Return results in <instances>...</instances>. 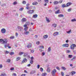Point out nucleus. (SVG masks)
<instances>
[{"label":"nucleus","instance_id":"obj_1","mask_svg":"<svg viewBox=\"0 0 76 76\" xmlns=\"http://www.w3.org/2000/svg\"><path fill=\"white\" fill-rule=\"evenodd\" d=\"M17 28L18 31L20 32H21L22 30H23V27L20 26H17Z\"/></svg>","mask_w":76,"mask_h":76},{"label":"nucleus","instance_id":"obj_2","mask_svg":"<svg viewBox=\"0 0 76 76\" xmlns=\"http://www.w3.org/2000/svg\"><path fill=\"white\" fill-rule=\"evenodd\" d=\"M56 72H57V71L56 70V69H54L51 72V73L52 76H55V74H56Z\"/></svg>","mask_w":76,"mask_h":76},{"label":"nucleus","instance_id":"obj_3","mask_svg":"<svg viewBox=\"0 0 76 76\" xmlns=\"http://www.w3.org/2000/svg\"><path fill=\"white\" fill-rule=\"evenodd\" d=\"M34 12V10H29L27 11V13L28 14H32Z\"/></svg>","mask_w":76,"mask_h":76},{"label":"nucleus","instance_id":"obj_4","mask_svg":"<svg viewBox=\"0 0 76 76\" xmlns=\"http://www.w3.org/2000/svg\"><path fill=\"white\" fill-rule=\"evenodd\" d=\"M7 42H8L7 40L6 39H4L3 40V41L2 43V44H3L6 45V44L7 43Z\"/></svg>","mask_w":76,"mask_h":76},{"label":"nucleus","instance_id":"obj_5","mask_svg":"<svg viewBox=\"0 0 76 76\" xmlns=\"http://www.w3.org/2000/svg\"><path fill=\"white\" fill-rule=\"evenodd\" d=\"M76 47V45L75 44H72L70 46V48L71 50H73L75 49V48Z\"/></svg>","mask_w":76,"mask_h":76},{"label":"nucleus","instance_id":"obj_6","mask_svg":"<svg viewBox=\"0 0 76 76\" xmlns=\"http://www.w3.org/2000/svg\"><path fill=\"white\" fill-rule=\"evenodd\" d=\"M10 45L9 44H6L4 45V47L5 48L6 47H8V48H11V47L9 46Z\"/></svg>","mask_w":76,"mask_h":76},{"label":"nucleus","instance_id":"obj_7","mask_svg":"<svg viewBox=\"0 0 76 76\" xmlns=\"http://www.w3.org/2000/svg\"><path fill=\"white\" fill-rule=\"evenodd\" d=\"M1 32L2 34H5L6 32V29L3 28L1 29Z\"/></svg>","mask_w":76,"mask_h":76},{"label":"nucleus","instance_id":"obj_8","mask_svg":"<svg viewBox=\"0 0 76 76\" xmlns=\"http://www.w3.org/2000/svg\"><path fill=\"white\" fill-rule=\"evenodd\" d=\"M28 60L26 58H24L23 59V60L21 62L22 63H26L27 61Z\"/></svg>","mask_w":76,"mask_h":76},{"label":"nucleus","instance_id":"obj_9","mask_svg":"<svg viewBox=\"0 0 76 76\" xmlns=\"http://www.w3.org/2000/svg\"><path fill=\"white\" fill-rule=\"evenodd\" d=\"M26 19L25 18H23L21 20V22L22 23H23L25 22H26Z\"/></svg>","mask_w":76,"mask_h":76},{"label":"nucleus","instance_id":"obj_10","mask_svg":"<svg viewBox=\"0 0 76 76\" xmlns=\"http://www.w3.org/2000/svg\"><path fill=\"white\" fill-rule=\"evenodd\" d=\"M72 4V2H68L66 4V7H69V6H70V5H71Z\"/></svg>","mask_w":76,"mask_h":76},{"label":"nucleus","instance_id":"obj_11","mask_svg":"<svg viewBox=\"0 0 76 76\" xmlns=\"http://www.w3.org/2000/svg\"><path fill=\"white\" fill-rule=\"evenodd\" d=\"M32 4L34 5H37V4H38V2H34L32 3Z\"/></svg>","mask_w":76,"mask_h":76},{"label":"nucleus","instance_id":"obj_12","mask_svg":"<svg viewBox=\"0 0 76 76\" xmlns=\"http://www.w3.org/2000/svg\"><path fill=\"white\" fill-rule=\"evenodd\" d=\"M29 31H24V34L25 35H28L29 34Z\"/></svg>","mask_w":76,"mask_h":76},{"label":"nucleus","instance_id":"obj_13","mask_svg":"<svg viewBox=\"0 0 76 76\" xmlns=\"http://www.w3.org/2000/svg\"><path fill=\"white\" fill-rule=\"evenodd\" d=\"M58 32H55L53 34V35L54 36H56V35H58Z\"/></svg>","mask_w":76,"mask_h":76},{"label":"nucleus","instance_id":"obj_14","mask_svg":"<svg viewBox=\"0 0 76 76\" xmlns=\"http://www.w3.org/2000/svg\"><path fill=\"white\" fill-rule=\"evenodd\" d=\"M36 73V71L35 70H33L31 72H30V74H34V73Z\"/></svg>","mask_w":76,"mask_h":76},{"label":"nucleus","instance_id":"obj_15","mask_svg":"<svg viewBox=\"0 0 76 76\" xmlns=\"http://www.w3.org/2000/svg\"><path fill=\"white\" fill-rule=\"evenodd\" d=\"M60 10H58L56 11L55 12V14H57L58 13H60Z\"/></svg>","mask_w":76,"mask_h":76},{"label":"nucleus","instance_id":"obj_16","mask_svg":"<svg viewBox=\"0 0 76 76\" xmlns=\"http://www.w3.org/2000/svg\"><path fill=\"white\" fill-rule=\"evenodd\" d=\"M31 43H29L27 45V48H31Z\"/></svg>","mask_w":76,"mask_h":76},{"label":"nucleus","instance_id":"obj_17","mask_svg":"<svg viewBox=\"0 0 76 76\" xmlns=\"http://www.w3.org/2000/svg\"><path fill=\"white\" fill-rule=\"evenodd\" d=\"M52 26L53 28H56V27H57V24L54 23L52 25Z\"/></svg>","mask_w":76,"mask_h":76},{"label":"nucleus","instance_id":"obj_18","mask_svg":"<svg viewBox=\"0 0 76 76\" xmlns=\"http://www.w3.org/2000/svg\"><path fill=\"white\" fill-rule=\"evenodd\" d=\"M48 35L46 34L43 36V38L44 39H46V38H48Z\"/></svg>","mask_w":76,"mask_h":76},{"label":"nucleus","instance_id":"obj_19","mask_svg":"<svg viewBox=\"0 0 76 76\" xmlns=\"http://www.w3.org/2000/svg\"><path fill=\"white\" fill-rule=\"evenodd\" d=\"M37 17H38V15L37 14L34 15L33 16V18H37Z\"/></svg>","mask_w":76,"mask_h":76},{"label":"nucleus","instance_id":"obj_20","mask_svg":"<svg viewBox=\"0 0 76 76\" xmlns=\"http://www.w3.org/2000/svg\"><path fill=\"white\" fill-rule=\"evenodd\" d=\"M15 54V53L13 52H11L10 53V55L11 56H12V55H14Z\"/></svg>","mask_w":76,"mask_h":76},{"label":"nucleus","instance_id":"obj_21","mask_svg":"<svg viewBox=\"0 0 76 76\" xmlns=\"http://www.w3.org/2000/svg\"><path fill=\"white\" fill-rule=\"evenodd\" d=\"M50 68L49 67H48V69H47V72H50Z\"/></svg>","mask_w":76,"mask_h":76},{"label":"nucleus","instance_id":"obj_22","mask_svg":"<svg viewBox=\"0 0 76 76\" xmlns=\"http://www.w3.org/2000/svg\"><path fill=\"white\" fill-rule=\"evenodd\" d=\"M59 2H58V1H54V4L56 5L57 4H58Z\"/></svg>","mask_w":76,"mask_h":76},{"label":"nucleus","instance_id":"obj_23","mask_svg":"<svg viewBox=\"0 0 76 76\" xmlns=\"http://www.w3.org/2000/svg\"><path fill=\"white\" fill-rule=\"evenodd\" d=\"M46 20L47 22H48V23H49V22H50V20H49V19H48V18L47 17H46Z\"/></svg>","mask_w":76,"mask_h":76},{"label":"nucleus","instance_id":"obj_24","mask_svg":"<svg viewBox=\"0 0 76 76\" xmlns=\"http://www.w3.org/2000/svg\"><path fill=\"white\" fill-rule=\"evenodd\" d=\"M30 63L31 64H32L34 63V61L33 60H31L30 61Z\"/></svg>","mask_w":76,"mask_h":76},{"label":"nucleus","instance_id":"obj_25","mask_svg":"<svg viewBox=\"0 0 76 76\" xmlns=\"http://www.w3.org/2000/svg\"><path fill=\"white\" fill-rule=\"evenodd\" d=\"M28 27H26V28H24V31H26L27 30H28Z\"/></svg>","mask_w":76,"mask_h":76},{"label":"nucleus","instance_id":"obj_26","mask_svg":"<svg viewBox=\"0 0 76 76\" xmlns=\"http://www.w3.org/2000/svg\"><path fill=\"white\" fill-rule=\"evenodd\" d=\"M76 73V72L75 71H72L71 72V74L72 75H74Z\"/></svg>","mask_w":76,"mask_h":76},{"label":"nucleus","instance_id":"obj_27","mask_svg":"<svg viewBox=\"0 0 76 76\" xmlns=\"http://www.w3.org/2000/svg\"><path fill=\"white\" fill-rule=\"evenodd\" d=\"M72 57H73V56L72 55H68V58H71Z\"/></svg>","mask_w":76,"mask_h":76},{"label":"nucleus","instance_id":"obj_28","mask_svg":"<svg viewBox=\"0 0 76 76\" xmlns=\"http://www.w3.org/2000/svg\"><path fill=\"white\" fill-rule=\"evenodd\" d=\"M62 7L63 8H64V7H66V6L65 4H63L62 5Z\"/></svg>","mask_w":76,"mask_h":76},{"label":"nucleus","instance_id":"obj_29","mask_svg":"<svg viewBox=\"0 0 76 76\" xmlns=\"http://www.w3.org/2000/svg\"><path fill=\"white\" fill-rule=\"evenodd\" d=\"M47 75V73L45 72L44 73H42V76H45Z\"/></svg>","mask_w":76,"mask_h":76},{"label":"nucleus","instance_id":"obj_30","mask_svg":"<svg viewBox=\"0 0 76 76\" xmlns=\"http://www.w3.org/2000/svg\"><path fill=\"white\" fill-rule=\"evenodd\" d=\"M58 17H64V15L63 14H60L58 15Z\"/></svg>","mask_w":76,"mask_h":76},{"label":"nucleus","instance_id":"obj_31","mask_svg":"<svg viewBox=\"0 0 76 76\" xmlns=\"http://www.w3.org/2000/svg\"><path fill=\"white\" fill-rule=\"evenodd\" d=\"M39 48H41V49H44V46H39Z\"/></svg>","mask_w":76,"mask_h":76},{"label":"nucleus","instance_id":"obj_32","mask_svg":"<svg viewBox=\"0 0 76 76\" xmlns=\"http://www.w3.org/2000/svg\"><path fill=\"white\" fill-rule=\"evenodd\" d=\"M61 68L63 69L64 70H66V68L64 66L61 67Z\"/></svg>","mask_w":76,"mask_h":76},{"label":"nucleus","instance_id":"obj_33","mask_svg":"<svg viewBox=\"0 0 76 76\" xmlns=\"http://www.w3.org/2000/svg\"><path fill=\"white\" fill-rule=\"evenodd\" d=\"M40 70L41 72H42L43 71H44V69H43V68L42 67H41L40 68Z\"/></svg>","mask_w":76,"mask_h":76},{"label":"nucleus","instance_id":"obj_34","mask_svg":"<svg viewBox=\"0 0 76 76\" xmlns=\"http://www.w3.org/2000/svg\"><path fill=\"white\" fill-rule=\"evenodd\" d=\"M51 50V48L50 47H49L48 49V52L50 51Z\"/></svg>","mask_w":76,"mask_h":76},{"label":"nucleus","instance_id":"obj_35","mask_svg":"<svg viewBox=\"0 0 76 76\" xmlns=\"http://www.w3.org/2000/svg\"><path fill=\"white\" fill-rule=\"evenodd\" d=\"M44 1L46 3H48V0H44Z\"/></svg>","mask_w":76,"mask_h":76},{"label":"nucleus","instance_id":"obj_36","mask_svg":"<svg viewBox=\"0 0 76 76\" xmlns=\"http://www.w3.org/2000/svg\"><path fill=\"white\" fill-rule=\"evenodd\" d=\"M26 3V2L25 1H23L22 3L23 4H25Z\"/></svg>","mask_w":76,"mask_h":76},{"label":"nucleus","instance_id":"obj_37","mask_svg":"<svg viewBox=\"0 0 76 76\" xmlns=\"http://www.w3.org/2000/svg\"><path fill=\"white\" fill-rule=\"evenodd\" d=\"M6 6V4H2L1 5V7H4V6Z\"/></svg>","mask_w":76,"mask_h":76},{"label":"nucleus","instance_id":"obj_38","mask_svg":"<svg viewBox=\"0 0 76 76\" xmlns=\"http://www.w3.org/2000/svg\"><path fill=\"white\" fill-rule=\"evenodd\" d=\"M1 76H6V75L5 74H1L0 75Z\"/></svg>","mask_w":76,"mask_h":76},{"label":"nucleus","instance_id":"obj_39","mask_svg":"<svg viewBox=\"0 0 76 76\" xmlns=\"http://www.w3.org/2000/svg\"><path fill=\"white\" fill-rule=\"evenodd\" d=\"M71 31H72V30H69L68 31H67V33L69 34H70V32H71Z\"/></svg>","mask_w":76,"mask_h":76},{"label":"nucleus","instance_id":"obj_40","mask_svg":"<svg viewBox=\"0 0 76 76\" xmlns=\"http://www.w3.org/2000/svg\"><path fill=\"white\" fill-rule=\"evenodd\" d=\"M26 56H28V53H25L24 55V57H26Z\"/></svg>","mask_w":76,"mask_h":76},{"label":"nucleus","instance_id":"obj_41","mask_svg":"<svg viewBox=\"0 0 76 76\" xmlns=\"http://www.w3.org/2000/svg\"><path fill=\"white\" fill-rule=\"evenodd\" d=\"M71 21L72 22H75V21H76V19H75V18L72 19L71 20Z\"/></svg>","mask_w":76,"mask_h":76},{"label":"nucleus","instance_id":"obj_42","mask_svg":"<svg viewBox=\"0 0 76 76\" xmlns=\"http://www.w3.org/2000/svg\"><path fill=\"white\" fill-rule=\"evenodd\" d=\"M24 8H21L19 9L20 11H22L23 10V9H24Z\"/></svg>","mask_w":76,"mask_h":76},{"label":"nucleus","instance_id":"obj_43","mask_svg":"<svg viewBox=\"0 0 76 76\" xmlns=\"http://www.w3.org/2000/svg\"><path fill=\"white\" fill-rule=\"evenodd\" d=\"M66 53H70V50H67L66 51Z\"/></svg>","mask_w":76,"mask_h":76},{"label":"nucleus","instance_id":"obj_44","mask_svg":"<svg viewBox=\"0 0 76 76\" xmlns=\"http://www.w3.org/2000/svg\"><path fill=\"white\" fill-rule=\"evenodd\" d=\"M66 46L65 47H69V44H65Z\"/></svg>","mask_w":76,"mask_h":76},{"label":"nucleus","instance_id":"obj_45","mask_svg":"<svg viewBox=\"0 0 76 76\" xmlns=\"http://www.w3.org/2000/svg\"><path fill=\"white\" fill-rule=\"evenodd\" d=\"M23 53H24L23 52H21L19 53V54H20V55H22V54H23Z\"/></svg>","mask_w":76,"mask_h":76},{"label":"nucleus","instance_id":"obj_46","mask_svg":"<svg viewBox=\"0 0 76 76\" xmlns=\"http://www.w3.org/2000/svg\"><path fill=\"white\" fill-rule=\"evenodd\" d=\"M7 62L8 63H10V59L7 60Z\"/></svg>","mask_w":76,"mask_h":76},{"label":"nucleus","instance_id":"obj_47","mask_svg":"<svg viewBox=\"0 0 76 76\" xmlns=\"http://www.w3.org/2000/svg\"><path fill=\"white\" fill-rule=\"evenodd\" d=\"M26 23L27 24L26 25H30V23H29V22H27Z\"/></svg>","mask_w":76,"mask_h":76},{"label":"nucleus","instance_id":"obj_48","mask_svg":"<svg viewBox=\"0 0 76 76\" xmlns=\"http://www.w3.org/2000/svg\"><path fill=\"white\" fill-rule=\"evenodd\" d=\"M13 4L14 5H15V4H17V2L16 1L14 2Z\"/></svg>","mask_w":76,"mask_h":76},{"label":"nucleus","instance_id":"obj_49","mask_svg":"<svg viewBox=\"0 0 76 76\" xmlns=\"http://www.w3.org/2000/svg\"><path fill=\"white\" fill-rule=\"evenodd\" d=\"M68 12H70L71 10H72V9H69L67 10Z\"/></svg>","mask_w":76,"mask_h":76},{"label":"nucleus","instance_id":"obj_50","mask_svg":"<svg viewBox=\"0 0 76 76\" xmlns=\"http://www.w3.org/2000/svg\"><path fill=\"white\" fill-rule=\"evenodd\" d=\"M56 68L57 70H60V68L58 67V66H56Z\"/></svg>","mask_w":76,"mask_h":76},{"label":"nucleus","instance_id":"obj_51","mask_svg":"<svg viewBox=\"0 0 76 76\" xmlns=\"http://www.w3.org/2000/svg\"><path fill=\"white\" fill-rule=\"evenodd\" d=\"M15 38V37L14 36H12L11 37H10V39H13Z\"/></svg>","mask_w":76,"mask_h":76},{"label":"nucleus","instance_id":"obj_52","mask_svg":"<svg viewBox=\"0 0 76 76\" xmlns=\"http://www.w3.org/2000/svg\"><path fill=\"white\" fill-rule=\"evenodd\" d=\"M31 7H32V8H33V9H36V8H35V7L31 6Z\"/></svg>","mask_w":76,"mask_h":76},{"label":"nucleus","instance_id":"obj_53","mask_svg":"<svg viewBox=\"0 0 76 76\" xmlns=\"http://www.w3.org/2000/svg\"><path fill=\"white\" fill-rule=\"evenodd\" d=\"M75 58H76V56H74V57H73V58H72L71 59V60H72H72H73V59H75Z\"/></svg>","mask_w":76,"mask_h":76},{"label":"nucleus","instance_id":"obj_54","mask_svg":"<svg viewBox=\"0 0 76 76\" xmlns=\"http://www.w3.org/2000/svg\"><path fill=\"white\" fill-rule=\"evenodd\" d=\"M61 75L62 76H64V73L63 72H61Z\"/></svg>","mask_w":76,"mask_h":76},{"label":"nucleus","instance_id":"obj_55","mask_svg":"<svg viewBox=\"0 0 76 76\" xmlns=\"http://www.w3.org/2000/svg\"><path fill=\"white\" fill-rule=\"evenodd\" d=\"M10 70H14V68L13 67H12L10 69Z\"/></svg>","mask_w":76,"mask_h":76},{"label":"nucleus","instance_id":"obj_56","mask_svg":"<svg viewBox=\"0 0 76 76\" xmlns=\"http://www.w3.org/2000/svg\"><path fill=\"white\" fill-rule=\"evenodd\" d=\"M39 43H40V42H36V44H38H38H39Z\"/></svg>","mask_w":76,"mask_h":76},{"label":"nucleus","instance_id":"obj_57","mask_svg":"<svg viewBox=\"0 0 76 76\" xmlns=\"http://www.w3.org/2000/svg\"><path fill=\"white\" fill-rule=\"evenodd\" d=\"M15 35L16 37H18V33H16Z\"/></svg>","mask_w":76,"mask_h":76},{"label":"nucleus","instance_id":"obj_58","mask_svg":"<svg viewBox=\"0 0 76 76\" xmlns=\"http://www.w3.org/2000/svg\"><path fill=\"white\" fill-rule=\"evenodd\" d=\"M20 58L18 57L17 58V61H18V60H19L20 59Z\"/></svg>","mask_w":76,"mask_h":76},{"label":"nucleus","instance_id":"obj_59","mask_svg":"<svg viewBox=\"0 0 76 76\" xmlns=\"http://www.w3.org/2000/svg\"><path fill=\"white\" fill-rule=\"evenodd\" d=\"M31 52L32 53H34V50H31Z\"/></svg>","mask_w":76,"mask_h":76},{"label":"nucleus","instance_id":"obj_60","mask_svg":"<svg viewBox=\"0 0 76 76\" xmlns=\"http://www.w3.org/2000/svg\"><path fill=\"white\" fill-rule=\"evenodd\" d=\"M63 47H66V44H64L62 45Z\"/></svg>","mask_w":76,"mask_h":76},{"label":"nucleus","instance_id":"obj_61","mask_svg":"<svg viewBox=\"0 0 76 76\" xmlns=\"http://www.w3.org/2000/svg\"><path fill=\"white\" fill-rule=\"evenodd\" d=\"M3 42V39H0V42Z\"/></svg>","mask_w":76,"mask_h":76},{"label":"nucleus","instance_id":"obj_62","mask_svg":"<svg viewBox=\"0 0 76 76\" xmlns=\"http://www.w3.org/2000/svg\"><path fill=\"white\" fill-rule=\"evenodd\" d=\"M42 56H44L45 55V52H43L42 53Z\"/></svg>","mask_w":76,"mask_h":76},{"label":"nucleus","instance_id":"obj_63","mask_svg":"<svg viewBox=\"0 0 76 76\" xmlns=\"http://www.w3.org/2000/svg\"><path fill=\"white\" fill-rule=\"evenodd\" d=\"M27 24H25L23 26V27H26H26H27Z\"/></svg>","mask_w":76,"mask_h":76},{"label":"nucleus","instance_id":"obj_64","mask_svg":"<svg viewBox=\"0 0 76 76\" xmlns=\"http://www.w3.org/2000/svg\"><path fill=\"white\" fill-rule=\"evenodd\" d=\"M26 76V74H22L21 75V76Z\"/></svg>","mask_w":76,"mask_h":76}]
</instances>
